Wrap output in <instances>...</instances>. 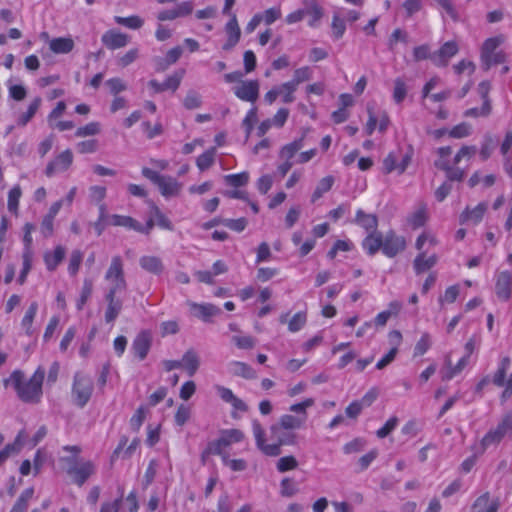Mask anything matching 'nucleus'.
<instances>
[{
    "instance_id": "f257e3e1",
    "label": "nucleus",
    "mask_w": 512,
    "mask_h": 512,
    "mask_svg": "<svg viewBox=\"0 0 512 512\" xmlns=\"http://www.w3.org/2000/svg\"><path fill=\"white\" fill-rule=\"evenodd\" d=\"M251 425L256 447L266 456H279L283 445L296 443V435L277 423L272 424L269 428L271 443L267 442L266 432L257 419H253Z\"/></svg>"
},
{
    "instance_id": "f03ea898",
    "label": "nucleus",
    "mask_w": 512,
    "mask_h": 512,
    "mask_svg": "<svg viewBox=\"0 0 512 512\" xmlns=\"http://www.w3.org/2000/svg\"><path fill=\"white\" fill-rule=\"evenodd\" d=\"M45 371L38 368L33 375L26 380L21 370H14L10 377L4 379L5 387L12 385L18 398L25 403H38L42 397V384Z\"/></svg>"
},
{
    "instance_id": "7ed1b4c3",
    "label": "nucleus",
    "mask_w": 512,
    "mask_h": 512,
    "mask_svg": "<svg viewBox=\"0 0 512 512\" xmlns=\"http://www.w3.org/2000/svg\"><path fill=\"white\" fill-rule=\"evenodd\" d=\"M64 451L71 452V456L61 457V461L67 464V474L71 476L73 482L82 486L96 471L95 464L90 460L79 459L78 455L81 448L77 445H67L63 447Z\"/></svg>"
},
{
    "instance_id": "20e7f679",
    "label": "nucleus",
    "mask_w": 512,
    "mask_h": 512,
    "mask_svg": "<svg viewBox=\"0 0 512 512\" xmlns=\"http://www.w3.org/2000/svg\"><path fill=\"white\" fill-rule=\"evenodd\" d=\"M438 244V240L430 232L421 233L415 242V247L419 251L418 255L415 257L413 261V268L417 275L422 274L432 267H434L438 261V257L436 254L427 255L425 246L433 247Z\"/></svg>"
},
{
    "instance_id": "39448f33",
    "label": "nucleus",
    "mask_w": 512,
    "mask_h": 512,
    "mask_svg": "<svg viewBox=\"0 0 512 512\" xmlns=\"http://www.w3.org/2000/svg\"><path fill=\"white\" fill-rule=\"evenodd\" d=\"M503 440L512 441V414H506L495 427L490 428L479 443L480 452L497 447Z\"/></svg>"
},
{
    "instance_id": "423d86ee",
    "label": "nucleus",
    "mask_w": 512,
    "mask_h": 512,
    "mask_svg": "<svg viewBox=\"0 0 512 512\" xmlns=\"http://www.w3.org/2000/svg\"><path fill=\"white\" fill-rule=\"evenodd\" d=\"M506 40L503 34L487 38L481 47L480 59L484 70H489L491 66L501 64L506 61V54L502 50H497Z\"/></svg>"
},
{
    "instance_id": "0eeeda50",
    "label": "nucleus",
    "mask_w": 512,
    "mask_h": 512,
    "mask_svg": "<svg viewBox=\"0 0 512 512\" xmlns=\"http://www.w3.org/2000/svg\"><path fill=\"white\" fill-rule=\"evenodd\" d=\"M94 390L93 379L81 372H77L73 378L71 388L72 402L79 408H83L89 402Z\"/></svg>"
},
{
    "instance_id": "6e6552de",
    "label": "nucleus",
    "mask_w": 512,
    "mask_h": 512,
    "mask_svg": "<svg viewBox=\"0 0 512 512\" xmlns=\"http://www.w3.org/2000/svg\"><path fill=\"white\" fill-rule=\"evenodd\" d=\"M104 278L109 284L107 294H117L126 290L127 282L124 274V263L119 255L112 257Z\"/></svg>"
},
{
    "instance_id": "1a4fd4ad",
    "label": "nucleus",
    "mask_w": 512,
    "mask_h": 512,
    "mask_svg": "<svg viewBox=\"0 0 512 512\" xmlns=\"http://www.w3.org/2000/svg\"><path fill=\"white\" fill-rule=\"evenodd\" d=\"M244 438L245 434L239 429L233 428L222 430L219 438L208 444L205 453L218 456L227 454L225 452L227 447L243 441Z\"/></svg>"
},
{
    "instance_id": "9d476101",
    "label": "nucleus",
    "mask_w": 512,
    "mask_h": 512,
    "mask_svg": "<svg viewBox=\"0 0 512 512\" xmlns=\"http://www.w3.org/2000/svg\"><path fill=\"white\" fill-rule=\"evenodd\" d=\"M406 246V239L401 235H397L393 230H389L383 236L382 253L389 258H393L403 252Z\"/></svg>"
},
{
    "instance_id": "9b49d317",
    "label": "nucleus",
    "mask_w": 512,
    "mask_h": 512,
    "mask_svg": "<svg viewBox=\"0 0 512 512\" xmlns=\"http://www.w3.org/2000/svg\"><path fill=\"white\" fill-rule=\"evenodd\" d=\"M259 89L257 80H246L240 81V84L233 88V92L240 100L255 103L259 97Z\"/></svg>"
},
{
    "instance_id": "f8f14e48",
    "label": "nucleus",
    "mask_w": 512,
    "mask_h": 512,
    "mask_svg": "<svg viewBox=\"0 0 512 512\" xmlns=\"http://www.w3.org/2000/svg\"><path fill=\"white\" fill-rule=\"evenodd\" d=\"M72 162L73 154L71 150L66 149L47 164L45 175L52 177L57 173L64 172L71 166Z\"/></svg>"
},
{
    "instance_id": "ddd939ff",
    "label": "nucleus",
    "mask_w": 512,
    "mask_h": 512,
    "mask_svg": "<svg viewBox=\"0 0 512 512\" xmlns=\"http://www.w3.org/2000/svg\"><path fill=\"white\" fill-rule=\"evenodd\" d=\"M458 51L459 47L455 41H447L432 54V62L437 67H445Z\"/></svg>"
},
{
    "instance_id": "4468645a",
    "label": "nucleus",
    "mask_w": 512,
    "mask_h": 512,
    "mask_svg": "<svg viewBox=\"0 0 512 512\" xmlns=\"http://www.w3.org/2000/svg\"><path fill=\"white\" fill-rule=\"evenodd\" d=\"M152 336L149 331H141L133 340L131 350L139 359L144 360L151 348Z\"/></svg>"
},
{
    "instance_id": "2eb2a0df",
    "label": "nucleus",
    "mask_w": 512,
    "mask_h": 512,
    "mask_svg": "<svg viewBox=\"0 0 512 512\" xmlns=\"http://www.w3.org/2000/svg\"><path fill=\"white\" fill-rule=\"evenodd\" d=\"M101 41L108 49L116 50L125 47L129 43V36L118 30L111 29L102 35Z\"/></svg>"
},
{
    "instance_id": "dca6fc26",
    "label": "nucleus",
    "mask_w": 512,
    "mask_h": 512,
    "mask_svg": "<svg viewBox=\"0 0 512 512\" xmlns=\"http://www.w3.org/2000/svg\"><path fill=\"white\" fill-rule=\"evenodd\" d=\"M215 390L221 400L230 404L235 411H248V405L242 399L237 397L230 388L222 385H216Z\"/></svg>"
},
{
    "instance_id": "f3484780",
    "label": "nucleus",
    "mask_w": 512,
    "mask_h": 512,
    "mask_svg": "<svg viewBox=\"0 0 512 512\" xmlns=\"http://www.w3.org/2000/svg\"><path fill=\"white\" fill-rule=\"evenodd\" d=\"M487 210V203L481 202L474 208L466 207L459 217L460 224H473L477 225L484 217Z\"/></svg>"
},
{
    "instance_id": "a211bd4d",
    "label": "nucleus",
    "mask_w": 512,
    "mask_h": 512,
    "mask_svg": "<svg viewBox=\"0 0 512 512\" xmlns=\"http://www.w3.org/2000/svg\"><path fill=\"white\" fill-rule=\"evenodd\" d=\"M512 274L508 271L500 272L496 278L495 292L499 299L506 301L511 295Z\"/></svg>"
},
{
    "instance_id": "6ab92c4d",
    "label": "nucleus",
    "mask_w": 512,
    "mask_h": 512,
    "mask_svg": "<svg viewBox=\"0 0 512 512\" xmlns=\"http://www.w3.org/2000/svg\"><path fill=\"white\" fill-rule=\"evenodd\" d=\"M227 41L223 45L224 50L232 49L240 40L241 30L235 14L231 15L230 20L225 25Z\"/></svg>"
},
{
    "instance_id": "aec40b11",
    "label": "nucleus",
    "mask_w": 512,
    "mask_h": 512,
    "mask_svg": "<svg viewBox=\"0 0 512 512\" xmlns=\"http://www.w3.org/2000/svg\"><path fill=\"white\" fill-rule=\"evenodd\" d=\"M157 186L160 193L166 198L175 197L179 195L182 190V184L177 181V179L167 175L161 177Z\"/></svg>"
},
{
    "instance_id": "412c9836",
    "label": "nucleus",
    "mask_w": 512,
    "mask_h": 512,
    "mask_svg": "<svg viewBox=\"0 0 512 512\" xmlns=\"http://www.w3.org/2000/svg\"><path fill=\"white\" fill-rule=\"evenodd\" d=\"M498 509V501L491 499L489 492L480 495L472 505L473 512H497Z\"/></svg>"
},
{
    "instance_id": "4be33fe9",
    "label": "nucleus",
    "mask_w": 512,
    "mask_h": 512,
    "mask_svg": "<svg viewBox=\"0 0 512 512\" xmlns=\"http://www.w3.org/2000/svg\"><path fill=\"white\" fill-rule=\"evenodd\" d=\"M354 222L358 226L362 227L367 233L377 231L378 218L375 214L365 213L363 210L359 209L356 212Z\"/></svg>"
},
{
    "instance_id": "5701e85b",
    "label": "nucleus",
    "mask_w": 512,
    "mask_h": 512,
    "mask_svg": "<svg viewBox=\"0 0 512 512\" xmlns=\"http://www.w3.org/2000/svg\"><path fill=\"white\" fill-rule=\"evenodd\" d=\"M139 265L143 270L154 275H160L164 271V264L161 258L153 255L141 256Z\"/></svg>"
},
{
    "instance_id": "b1692460",
    "label": "nucleus",
    "mask_w": 512,
    "mask_h": 512,
    "mask_svg": "<svg viewBox=\"0 0 512 512\" xmlns=\"http://www.w3.org/2000/svg\"><path fill=\"white\" fill-rule=\"evenodd\" d=\"M188 305L191 310L194 311L195 316L201 318L204 321H208L210 317L215 316L221 312L220 308L209 303L198 304L195 302H189Z\"/></svg>"
},
{
    "instance_id": "393cba45",
    "label": "nucleus",
    "mask_w": 512,
    "mask_h": 512,
    "mask_svg": "<svg viewBox=\"0 0 512 512\" xmlns=\"http://www.w3.org/2000/svg\"><path fill=\"white\" fill-rule=\"evenodd\" d=\"M383 235L380 232L368 233L362 242V247L368 255H375L379 250L382 251Z\"/></svg>"
},
{
    "instance_id": "a878e982",
    "label": "nucleus",
    "mask_w": 512,
    "mask_h": 512,
    "mask_svg": "<svg viewBox=\"0 0 512 512\" xmlns=\"http://www.w3.org/2000/svg\"><path fill=\"white\" fill-rule=\"evenodd\" d=\"M229 371L232 375L252 380L257 377L256 371L247 363L241 361H231Z\"/></svg>"
},
{
    "instance_id": "bb28decb",
    "label": "nucleus",
    "mask_w": 512,
    "mask_h": 512,
    "mask_svg": "<svg viewBox=\"0 0 512 512\" xmlns=\"http://www.w3.org/2000/svg\"><path fill=\"white\" fill-rule=\"evenodd\" d=\"M181 364L190 377L194 376L200 366V359L196 351L187 350L181 359Z\"/></svg>"
},
{
    "instance_id": "cd10ccee",
    "label": "nucleus",
    "mask_w": 512,
    "mask_h": 512,
    "mask_svg": "<svg viewBox=\"0 0 512 512\" xmlns=\"http://www.w3.org/2000/svg\"><path fill=\"white\" fill-rule=\"evenodd\" d=\"M49 48L55 54H67L74 48V41L71 37H57L49 41Z\"/></svg>"
},
{
    "instance_id": "c85d7f7f",
    "label": "nucleus",
    "mask_w": 512,
    "mask_h": 512,
    "mask_svg": "<svg viewBox=\"0 0 512 512\" xmlns=\"http://www.w3.org/2000/svg\"><path fill=\"white\" fill-rule=\"evenodd\" d=\"M106 300L108 302L107 309L105 311V321L112 323L118 317L122 309V301L116 298V294H106Z\"/></svg>"
},
{
    "instance_id": "c756f323",
    "label": "nucleus",
    "mask_w": 512,
    "mask_h": 512,
    "mask_svg": "<svg viewBox=\"0 0 512 512\" xmlns=\"http://www.w3.org/2000/svg\"><path fill=\"white\" fill-rule=\"evenodd\" d=\"M41 104H42L41 97L37 96L34 99H32L27 107V110L25 112L19 114L17 121H16L17 125L20 127L26 126L31 121V119L35 116V114L37 113Z\"/></svg>"
},
{
    "instance_id": "7c9ffc66",
    "label": "nucleus",
    "mask_w": 512,
    "mask_h": 512,
    "mask_svg": "<svg viewBox=\"0 0 512 512\" xmlns=\"http://www.w3.org/2000/svg\"><path fill=\"white\" fill-rule=\"evenodd\" d=\"M37 311L38 304L37 302L34 301L29 305L21 320V327L24 330L25 334L28 336H32L34 334L33 322L37 314Z\"/></svg>"
},
{
    "instance_id": "2f4dec72",
    "label": "nucleus",
    "mask_w": 512,
    "mask_h": 512,
    "mask_svg": "<svg viewBox=\"0 0 512 512\" xmlns=\"http://www.w3.org/2000/svg\"><path fill=\"white\" fill-rule=\"evenodd\" d=\"M65 257V249L62 246H57L53 251H48L44 254V261L49 271H53L62 262Z\"/></svg>"
},
{
    "instance_id": "473e14b6",
    "label": "nucleus",
    "mask_w": 512,
    "mask_h": 512,
    "mask_svg": "<svg viewBox=\"0 0 512 512\" xmlns=\"http://www.w3.org/2000/svg\"><path fill=\"white\" fill-rule=\"evenodd\" d=\"M24 438V431H20L18 435L16 436L13 443L7 444L1 451H0V466L11 456L14 454L19 453V451L22 448V440Z\"/></svg>"
},
{
    "instance_id": "72a5a7b5",
    "label": "nucleus",
    "mask_w": 512,
    "mask_h": 512,
    "mask_svg": "<svg viewBox=\"0 0 512 512\" xmlns=\"http://www.w3.org/2000/svg\"><path fill=\"white\" fill-rule=\"evenodd\" d=\"M469 356H463L456 365H452L451 361H447V367L442 370V380L449 381L458 375L468 364Z\"/></svg>"
},
{
    "instance_id": "f704fd0d",
    "label": "nucleus",
    "mask_w": 512,
    "mask_h": 512,
    "mask_svg": "<svg viewBox=\"0 0 512 512\" xmlns=\"http://www.w3.org/2000/svg\"><path fill=\"white\" fill-rule=\"evenodd\" d=\"M510 364L511 359L508 356H505L500 360L498 368L492 377V382L497 387H503L506 383L505 377L508 369L510 368Z\"/></svg>"
},
{
    "instance_id": "c9c22d12",
    "label": "nucleus",
    "mask_w": 512,
    "mask_h": 512,
    "mask_svg": "<svg viewBox=\"0 0 512 512\" xmlns=\"http://www.w3.org/2000/svg\"><path fill=\"white\" fill-rule=\"evenodd\" d=\"M33 495L32 487L23 490L9 512H26Z\"/></svg>"
},
{
    "instance_id": "e433bc0d",
    "label": "nucleus",
    "mask_w": 512,
    "mask_h": 512,
    "mask_svg": "<svg viewBox=\"0 0 512 512\" xmlns=\"http://www.w3.org/2000/svg\"><path fill=\"white\" fill-rule=\"evenodd\" d=\"M305 423V417L293 416L290 414H284L280 417L278 425L284 427L286 430H296L303 426Z\"/></svg>"
},
{
    "instance_id": "4c0bfd02",
    "label": "nucleus",
    "mask_w": 512,
    "mask_h": 512,
    "mask_svg": "<svg viewBox=\"0 0 512 512\" xmlns=\"http://www.w3.org/2000/svg\"><path fill=\"white\" fill-rule=\"evenodd\" d=\"M110 224L113 226H121L132 229L137 232L139 229V222L130 216L113 214L110 216Z\"/></svg>"
},
{
    "instance_id": "58836bf2",
    "label": "nucleus",
    "mask_w": 512,
    "mask_h": 512,
    "mask_svg": "<svg viewBox=\"0 0 512 512\" xmlns=\"http://www.w3.org/2000/svg\"><path fill=\"white\" fill-rule=\"evenodd\" d=\"M435 166L446 171L447 178L450 181H461L464 177V171L460 168L451 167L448 161L437 160Z\"/></svg>"
},
{
    "instance_id": "ea45409f",
    "label": "nucleus",
    "mask_w": 512,
    "mask_h": 512,
    "mask_svg": "<svg viewBox=\"0 0 512 512\" xmlns=\"http://www.w3.org/2000/svg\"><path fill=\"white\" fill-rule=\"evenodd\" d=\"M216 149L209 148L196 159V165L200 171L209 169L215 160Z\"/></svg>"
},
{
    "instance_id": "a19ab883",
    "label": "nucleus",
    "mask_w": 512,
    "mask_h": 512,
    "mask_svg": "<svg viewBox=\"0 0 512 512\" xmlns=\"http://www.w3.org/2000/svg\"><path fill=\"white\" fill-rule=\"evenodd\" d=\"M303 147V138L294 140L291 143L286 144L280 151V158L291 161L294 155Z\"/></svg>"
},
{
    "instance_id": "79ce46f5",
    "label": "nucleus",
    "mask_w": 512,
    "mask_h": 512,
    "mask_svg": "<svg viewBox=\"0 0 512 512\" xmlns=\"http://www.w3.org/2000/svg\"><path fill=\"white\" fill-rule=\"evenodd\" d=\"M333 184L334 178L332 176L322 178L312 194L311 201L316 202L324 193L328 192L332 188Z\"/></svg>"
},
{
    "instance_id": "37998d69",
    "label": "nucleus",
    "mask_w": 512,
    "mask_h": 512,
    "mask_svg": "<svg viewBox=\"0 0 512 512\" xmlns=\"http://www.w3.org/2000/svg\"><path fill=\"white\" fill-rule=\"evenodd\" d=\"M21 195H22V190L19 185L14 186L8 192L7 208L11 213L17 214L19 200L21 198Z\"/></svg>"
},
{
    "instance_id": "c03bdc74",
    "label": "nucleus",
    "mask_w": 512,
    "mask_h": 512,
    "mask_svg": "<svg viewBox=\"0 0 512 512\" xmlns=\"http://www.w3.org/2000/svg\"><path fill=\"white\" fill-rule=\"evenodd\" d=\"M114 21L119 25L135 30L141 28L144 24L143 19L137 15H132L129 17L115 16Z\"/></svg>"
},
{
    "instance_id": "a18cd8bd",
    "label": "nucleus",
    "mask_w": 512,
    "mask_h": 512,
    "mask_svg": "<svg viewBox=\"0 0 512 512\" xmlns=\"http://www.w3.org/2000/svg\"><path fill=\"white\" fill-rule=\"evenodd\" d=\"M23 267L17 279L20 285H23L26 281L27 275L31 270L32 266V253L30 249H25L22 255Z\"/></svg>"
},
{
    "instance_id": "49530a36",
    "label": "nucleus",
    "mask_w": 512,
    "mask_h": 512,
    "mask_svg": "<svg viewBox=\"0 0 512 512\" xmlns=\"http://www.w3.org/2000/svg\"><path fill=\"white\" fill-rule=\"evenodd\" d=\"M312 77V70L308 66L300 67L294 71L293 79L289 81L296 88L299 84L310 80Z\"/></svg>"
},
{
    "instance_id": "de8ad7c7",
    "label": "nucleus",
    "mask_w": 512,
    "mask_h": 512,
    "mask_svg": "<svg viewBox=\"0 0 512 512\" xmlns=\"http://www.w3.org/2000/svg\"><path fill=\"white\" fill-rule=\"evenodd\" d=\"M225 466L234 472H241L247 469V462L244 459H231L228 454L220 456Z\"/></svg>"
},
{
    "instance_id": "09e8293b",
    "label": "nucleus",
    "mask_w": 512,
    "mask_h": 512,
    "mask_svg": "<svg viewBox=\"0 0 512 512\" xmlns=\"http://www.w3.org/2000/svg\"><path fill=\"white\" fill-rule=\"evenodd\" d=\"M227 185L232 187H241L248 183L249 174L247 172H241L238 174H229L224 177Z\"/></svg>"
},
{
    "instance_id": "8fccbe9b",
    "label": "nucleus",
    "mask_w": 512,
    "mask_h": 512,
    "mask_svg": "<svg viewBox=\"0 0 512 512\" xmlns=\"http://www.w3.org/2000/svg\"><path fill=\"white\" fill-rule=\"evenodd\" d=\"M491 110H492L491 102H490V100H486L485 102H483V105L481 108L467 109L464 112V116L465 117H474V118L487 117L490 115Z\"/></svg>"
},
{
    "instance_id": "3c124183",
    "label": "nucleus",
    "mask_w": 512,
    "mask_h": 512,
    "mask_svg": "<svg viewBox=\"0 0 512 512\" xmlns=\"http://www.w3.org/2000/svg\"><path fill=\"white\" fill-rule=\"evenodd\" d=\"M426 220H427V213H426V209L424 207L417 209L415 212H413L411 214V216L408 219L409 224L411 225V227L413 229H417V228L424 226V224L426 223Z\"/></svg>"
},
{
    "instance_id": "603ef678",
    "label": "nucleus",
    "mask_w": 512,
    "mask_h": 512,
    "mask_svg": "<svg viewBox=\"0 0 512 512\" xmlns=\"http://www.w3.org/2000/svg\"><path fill=\"white\" fill-rule=\"evenodd\" d=\"M307 322V315L305 312L296 313L288 322V330L292 333L300 331Z\"/></svg>"
},
{
    "instance_id": "864d4df0",
    "label": "nucleus",
    "mask_w": 512,
    "mask_h": 512,
    "mask_svg": "<svg viewBox=\"0 0 512 512\" xmlns=\"http://www.w3.org/2000/svg\"><path fill=\"white\" fill-rule=\"evenodd\" d=\"M232 342L239 349H252L256 345V339L250 335H234L232 336Z\"/></svg>"
},
{
    "instance_id": "5fc2aeb1",
    "label": "nucleus",
    "mask_w": 512,
    "mask_h": 512,
    "mask_svg": "<svg viewBox=\"0 0 512 512\" xmlns=\"http://www.w3.org/2000/svg\"><path fill=\"white\" fill-rule=\"evenodd\" d=\"M185 74V70L181 69L170 75L163 83L166 90L175 92L180 86L181 80Z\"/></svg>"
},
{
    "instance_id": "6e6d98bb",
    "label": "nucleus",
    "mask_w": 512,
    "mask_h": 512,
    "mask_svg": "<svg viewBox=\"0 0 512 512\" xmlns=\"http://www.w3.org/2000/svg\"><path fill=\"white\" fill-rule=\"evenodd\" d=\"M101 131V125L99 122H90L86 124L85 126L79 127L75 135L77 137H87V136H94L99 134Z\"/></svg>"
},
{
    "instance_id": "4d7b16f0",
    "label": "nucleus",
    "mask_w": 512,
    "mask_h": 512,
    "mask_svg": "<svg viewBox=\"0 0 512 512\" xmlns=\"http://www.w3.org/2000/svg\"><path fill=\"white\" fill-rule=\"evenodd\" d=\"M431 347V337L429 333L425 332L422 334L421 338L417 341L414 347V356H422L424 355Z\"/></svg>"
},
{
    "instance_id": "13d9d810",
    "label": "nucleus",
    "mask_w": 512,
    "mask_h": 512,
    "mask_svg": "<svg viewBox=\"0 0 512 512\" xmlns=\"http://www.w3.org/2000/svg\"><path fill=\"white\" fill-rule=\"evenodd\" d=\"M407 95V87L401 78H396L394 81L393 100L395 103L400 104L403 102Z\"/></svg>"
},
{
    "instance_id": "bf43d9fd",
    "label": "nucleus",
    "mask_w": 512,
    "mask_h": 512,
    "mask_svg": "<svg viewBox=\"0 0 512 512\" xmlns=\"http://www.w3.org/2000/svg\"><path fill=\"white\" fill-rule=\"evenodd\" d=\"M201 104H202L201 95L194 90L188 91V93L186 94V96L183 100L184 107L189 110L199 108L201 106Z\"/></svg>"
},
{
    "instance_id": "052dcab7",
    "label": "nucleus",
    "mask_w": 512,
    "mask_h": 512,
    "mask_svg": "<svg viewBox=\"0 0 512 512\" xmlns=\"http://www.w3.org/2000/svg\"><path fill=\"white\" fill-rule=\"evenodd\" d=\"M472 133V127L466 122H462L454 126L450 131L449 135L452 138L461 139L470 136Z\"/></svg>"
},
{
    "instance_id": "680f3d73",
    "label": "nucleus",
    "mask_w": 512,
    "mask_h": 512,
    "mask_svg": "<svg viewBox=\"0 0 512 512\" xmlns=\"http://www.w3.org/2000/svg\"><path fill=\"white\" fill-rule=\"evenodd\" d=\"M280 90V96L282 97V101L284 103H292L295 100L294 92L297 88L292 85L290 82H285L278 86Z\"/></svg>"
},
{
    "instance_id": "e2e57ef3",
    "label": "nucleus",
    "mask_w": 512,
    "mask_h": 512,
    "mask_svg": "<svg viewBox=\"0 0 512 512\" xmlns=\"http://www.w3.org/2000/svg\"><path fill=\"white\" fill-rule=\"evenodd\" d=\"M152 216L159 227L166 230L173 229L171 221L160 211L156 205H152Z\"/></svg>"
},
{
    "instance_id": "0e129e2a",
    "label": "nucleus",
    "mask_w": 512,
    "mask_h": 512,
    "mask_svg": "<svg viewBox=\"0 0 512 512\" xmlns=\"http://www.w3.org/2000/svg\"><path fill=\"white\" fill-rule=\"evenodd\" d=\"M398 42L408 43V34L404 30L397 28L395 29L388 39V47L391 51L395 50V46Z\"/></svg>"
},
{
    "instance_id": "69168bd1",
    "label": "nucleus",
    "mask_w": 512,
    "mask_h": 512,
    "mask_svg": "<svg viewBox=\"0 0 512 512\" xmlns=\"http://www.w3.org/2000/svg\"><path fill=\"white\" fill-rule=\"evenodd\" d=\"M298 462L294 456L281 457L276 464L277 470L281 473L297 468Z\"/></svg>"
},
{
    "instance_id": "338daca9",
    "label": "nucleus",
    "mask_w": 512,
    "mask_h": 512,
    "mask_svg": "<svg viewBox=\"0 0 512 512\" xmlns=\"http://www.w3.org/2000/svg\"><path fill=\"white\" fill-rule=\"evenodd\" d=\"M181 55H182L181 47L176 46V47L170 49L166 54V57L164 60L165 64L160 63L158 70H164L171 64L176 63L179 60V58L181 57Z\"/></svg>"
},
{
    "instance_id": "774afa93",
    "label": "nucleus",
    "mask_w": 512,
    "mask_h": 512,
    "mask_svg": "<svg viewBox=\"0 0 512 512\" xmlns=\"http://www.w3.org/2000/svg\"><path fill=\"white\" fill-rule=\"evenodd\" d=\"M9 96L16 100L22 101L27 95V90L23 85L12 84L11 81L7 82Z\"/></svg>"
}]
</instances>
